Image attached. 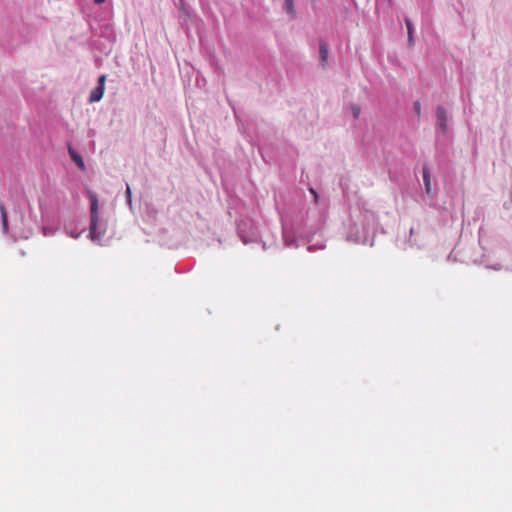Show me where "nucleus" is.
Wrapping results in <instances>:
<instances>
[{
    "label": "nucleus",
    "mask_w": 512,
    "mask_h": 512,
    "mask_svg": "<svg viewBox=\"0 0 512 512\" xmlns=\"http://www.w3.org/2000/svg\"><path fill=\"white\" fill-rule=\"evenodd\" d=\"M98 209V198L90 194V236L93 240L100 239L106 230V223L99 219Z\"/></svg>",
    "instance_id": "nucleus-1"
},
{
    "label": "nucleus",
    "mask_w": 512,
    "mask_h": 512,
    "mask_svg": "<svg viewBox=\"0 0 512 512\" xmlns=\"http://www.w3.org/2000/svg\"><path fill=\"white\" fill-rule=\"evenodd\" d=\"M448 132V115L444 106L438 105L436 108V136L446 135Z\"/></svg>",
    "instance_id": "nucleus-2"
},
{
    "label": "nucleus",
    "mask_w": 512,
    "mask_h": 512,
    "mask_svg": "<svg viewBox=\"0 0 512 512\" xmlns=\"http://www.w3.org/2000/svg\"><path fill=\"white\" fill-rule=\"evenodd\" d=\"M329 47L326 41L319 40V64L322 68H326L328 63Z\"/></svg>",
    "instance_id": "nucleus-3"
},
{
    "label": "nucleus",
    "mask_w": 512,
    "mask_h": 512,
    "mask_svg": "<svg viewBox=\"0 0 512 512\" xmlns=\"http://www.w3.org/2000/svg\"><path fill=\"white\" fill-rule=\"evenodd\" d=\"M68 154L70 159L75 163V165L81 169L85 170V163L83 157L71 146H68Z\"/></svg>",
    "instance_id": "nucleus-4"
},
{
    "label": "nucleus",
    "mask_w": 512,
    "mask_h": 512,
    "mask_svg": "<svg viewBox=\"0 0 512 512\" xmlns=\"http://www.w3.org/2000/svg\"><path fill=\"white\" fill-rule=\"evenodd\" d=\"M404 22H405V25H406V28H407L408 46L409 47H413L414 44H415V38H414L415 27H414V24H413L412 20L409 17H405L404 18Z\"/></svg>",
    "instance_id": "nucleus-5"
},
{
    "label": "nucleus",
    "mask_w": 512,
    "mask_h": 512,
    "mask_svg": "<svg viewBox=\"0 0 512 512\" xmlns=\"http://www.w3.org/2000/svg\"><path fill=\"white\" fill-rule=\"evenodd\" d=\"M88 43L92 49H95L105 55H108L111 52V47L110 46L108 47L107 45L102 43L100 40L90 39L88 41Z\"/></svg>",
    "instance_id": "nucleus-6"
},
{
    "label": "nucleus",
    "mask_w": 512,
    "mask_h": 512,
    "mask_svg": "<svg viewBox=\"0 0 512 512\" xmlns=\"http://www.w3.org/2000/svg\"><path fill=\"white\" fill-rule=\"evenodd\" d=\"M283 10L291 20H295L297 18V11L295 9L294 0H284Z\"/></svg>",
    "instance_id": "nucleus-7"
},
{
    "label": "nucleus",
    "mask_w": 512,
    "mask_h": 512,
    "mask_svg": "<svg viewBox=\"0 0 512 512\" xmlns=\"http://www.w3.org/2000/svg\"><path fill=\"white\" fill-rule=\"evenodd\" d=\"M104 91H105V88H103V87H100V86L94 87L91 90L90 95H89V99H88L89 103L99 102L103 98Z\"/></svg>",
    "instance_id": "nucleus-8"
},
{
    "label": "nucleus",
    "mask_w": 512,
    "mask_h": 512,
    "mask_svg": "<svg viewBox=\"0 0 512 512\" xmlns=\"http://www.w3.org/2000/svg\"><path fill=\"white\" fill-rule=\"evenodd\" d=\"M423 181L425 185V192H431L430 171L426 165L423 166Z\"/></svg>",
    "instance_id": "nucleus-9"
},
{
    "label": "nucleus",
    "mask_w": 512,
    "mask_h": 512,
    "mask_svg": "<svg viewBox=\"0 0 512 512\" xmlns=\"http://www.w3.org/2000/svg\"><path fill=\"white\" fill-rule=\"evenodd\" d=\"M100 36L106 38L109 42H112L115 38L109 25H105L102 27Z\"/></svg>",
    "instance_id": "nucleus-10"
},
{
    "label": "nucleus",
    "mask_w": 512,
    "mask_h": 512,
    "mask_svg": "<svg viewBox=\"0 0 512 512\" xmlns=\"http://www.w3.org/2000/svg\"><path fill=\"white\" fill-rule=\"evenodd\" d=\"M352 115L354 119H358L361 113V107L358 104H352L350 106Z\"/></svg>",
    "instance_id": "nucleus-11"
},
{
    "label": "nucleus",
    "mask_w": 512,
    "mask_h": 512,
    "mask_svg": "<svg viewBox=\"0 0 512 512\" xmlns=\"http://www.w3.org/2000/svg\"><path fill=\"white\" fill-rule=\"evenodd\" d=\"M413 111L416 113V115L418 117H420V115H421V103H420V101L417 100V101H415L413 103Z\"/></svg>",
    "instance_id": "nucleus-12"
},
{
    "label": "nucleus",
    "mask_w": 512,
    "mask_h": 512,
    "mask_svg": "<svg viewBox=\"0 0 512 512\" xmlns=\"http://www.w3.org/2000/svg\"><path fill=\"white\" fill-rule=\"evenodd\" d=\"M106 78H107V76L105 74L100 75L98 77V79H97V85L96 86H100V87L105 88Z\"/></svg>",
    "instance_id": "nucleus-13"
},
{
    "label": "nucleus",
    "mask_w": 512,
    "mask_h": 512,
    "mask_svg": "<svg viewBox=\"0 0 512 512\" xmlns=\"http://www.w3.org/2000/svg\"><path fill=\"white\" fill-rule=\"evenodd\" d=\"M1 215H2L3 225L6 228L7 227V213L3 206H1Z\"/></svg>",
    "instance_id": "nucleus-14"
},
{
    "label": "nucleus",
    "mask_w": 512,
    "mask_h": 512,
    "mask_svg": "<svg viewBox=\"0 0 512 512\" xmlns=\"http://www.w3.org/2000/svg\"><path fill=\"white\" fill-rule=\"evenodd\" d=\"M95 4L97 5H101L103 3H105L106 0H93Z\"/></svg>",
    "instance_id": "nucleus-15"
},
{
    "label": "nucleus",
    "mask_w": 512,
    "mask_h": 512,
    "mask_svg": "<svg viewBox=\"0 0 512 512\" xmlns=\"http://www.w3.org/2000/svg\"><path fill=\"white\" fill-rule=\"evenodd\" d=\"M127 201H128V203H130V202H131V193H128V194H127Z\"/></svg>",
    "instance_id": "nucleus-16"
},
{
    "label": "nucleus",
    "mask_w": 512,
    "mask_h": 512,
    "mask_svg": "<svg viewBox=\"0 0 512 512\" xmlns=\"http://www.w3.org/2000/svg\"><path fill=\"white\" fill-rule=\"evenodd\" d=\"M126 187H127V188H126V192H127V193H130V192H131V190H130L129 185L127 184V185H126Z\"/></svg>",
    "instance_id": "nucleus-17"
},
{
    "label": "nucleus",
    "mask_w": 512,
    "mask_h": 512,
    "mask_svg": "<svg viewBox=\"0 0 512 512\" xmlns=\"http://www.w3.org/2000/svg\"><path fill=\"white\" fill-rule=\"evenodd\" d=\"M309 192L314 193V192H316V190L312 187H309Z\"/></svg>",
    "instance_id": "nucleus-18"
},
{
    "label": "nucleus",
    "mask_w": 512,
    "mask_h": 512,
    "mask_svg": "<svg viewBox=\"0 0 512 512\" xmlns=\"http://www.w3.org/2000/svg\"><path fill=\"white\" fill-rule=\"evenodd\" d=\"M313 195H314V200H315V201H317V199H318V194H317V193H314Z\"/></svg>",
    "instance_id": "nucleus-19"
},
{
    "label": "nucleus",
    "mask_w": 512,
    "mask_h": 512,
    "mask_svg": "<svg viewBox=\"0 0 512 512\" xmlns=\"http://www.w3.org/2000/svg\"><path fill=\"white\" fill-rule=\"evenodd\" d=\"M90 29H91L92 34H95V30L92 27H90Z\"/></svg>",
    "instance_id": "nucleus-20"
},
{
    "label": "nucleus",
    "mask_w": 512,
    "mask_h": 512,
    "mask_svg": "<svg viewBox=\"0 0 512 512\" xmlns=\"http://www.w3.org/2000/svg\"><path fill=\"white\" fill-rule=\"evenodd\" d=\"M180 2L182 3V5H184V0H180Z\"/></svg>",
    "instance_id": "nucleus-21"
}]
</instances>
